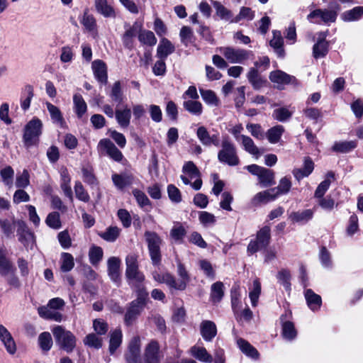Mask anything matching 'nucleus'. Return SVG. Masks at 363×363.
<instances>
[{"mask_svg": "<svg viewBox=\"0 0 363 363\" xmlns=\"http://www.w3.org/2000/svg\"><path fill=\"white\" fill-rule=\"evenodd\" d=\"M175 51L174 45L166 38H162L157 48V57L161 60L167 57Z\"/></svg>", "mask_w": 363, "mask_h": 363, "instance_id": "nucleus-17", "label": "nucleus"}, {"mask_svg": "<svg viewBox=\"0 0 363 363\" xmlns=\"http://www.w3.org/2000/svg\"><path fill=\"white\" fill-rule=\"evenodd\" d=\"M122 331L121 329H116L111 333L109 341V352L114 354L122 342Z\"/></svg>", "mask_w": 363, "mask_h": 363, "instance_id": "nucleus-34", "label": "nucleus"}, {"mask_svg": "<svg viewBox=\"0 0 363 363\" xmlns=\"http://www.w3.org/2000/svg\"><path fill=\"white\" fill-rule=\"evenodd\" d=\"M201 335L204 340L211 342L217 335L216 324L211 320H203L200 325Z\"/></svg>", "mask_w": 363, "mask_h": 363, "instance_id": "nucleus-15", "label": "nucleus"}, {"mask_svg": "<svg viewBox=\"0 0 363 363\" xmlns=\"http://www.w3.org/2000/svg\"><path fill=\"white\" fill-rule=\"evenodd\" d=\"M112 181L114 185L119 189H123L125 186H130L133 182V177L131 174H114L112 175Z\"/></svg>", "mask_w": 363, "mask_h": 363, "instance_id": "nucleus-26", "label": "nucleus"}, {"mask_svg": "<svg viewBox=\"0 0 363 363\" xmlns=\"http://www.w3.org/2000/svg\"><path fill=\"white\" fill-rule=\"evenodd\" d=\"M246 128L255 138L257 140H263L264 138V130L259 124L248 123L246 125Z\"/></svg>", "mask_w": 363, "mask_h": 363, "instance_id": "nucleus-59", "label": "nucleus"}, {"mask_svg": "<svg viewBox=\"0 0 363 363\" xmlns=\"http://www.w3.org/2000/svg\"><path fill=\"white\" fill-rule=\"evenodd\" d=\"M273 38L269 42V45L274 48L277 55L280 57L284 56V50L283 48L284 39L281 36V33L279 30L272 31Z\"/></svg>", "mask_w": 363, "mask_h": 363, "instance_id": "nucleus-24", "label": "nucleus"}, {"mask_svg": "<svg viewBox=\"0 0 363 363\" xmlns=\"http://www.w3.org/2000/svg\"><path fill=\"white\" fill-rule=\"evenodd\" d=\"M91 68L96 80L102 84H106L108 82V74L106 63L101 60H96L92 62Z\"/></svg>", "mask_w": 363, "mask_h": 363, "instance_id": "nucleus-11", "label": "nucleus"}, {"mask_svg": "<svg viewBox=\"0 0 363 363\" xmlns=\"http://www.w3.org/2000/svg\"><path fill=\"white\" fill-rule=\"evenodd\" d=\"M52 333L60 349L67 353H70L74 350L77 338L71 331L67 330L62 325H56L52 329Z\"/></svg>", "mask_w": 363, "mask_h": 363, "instance_id": "nucleus-2", "label": "nucleus"}, {"mask_svg": "<svg viewBox=\"0 0 363 363\" xmlns=\"http://www.w3.org/2000/svg\"><path fill=\"white\" fill-rule=\"evenodd\" d=\"M125 275L139 270L138 255L130 253L125 257Z\"/></svg>", "mask_w": 363, "mask_h": 363, "instance_id": "nucleus-44", "label": "nucleus"}, {"mask_svg": "<svg viewBox=\"0 0 363 363\" xmlns=\"http://www.w3.org/2000/svg\"><path fill=\"white\" fill-rule=\"evenodd\" d=\"M270 238V228L268 226L263 227L257 233L256 240L259 243V245L264 248L267 247L269 244Z\"/></svg>", "mask_w": 363, "mask_h": 363, "instance_id": "nucleus-47", "label": "nucleus"}, {"mask_svg": "<svg viewBox=\"0 0 363 363\" xmlns=\"http://www.w3.org/2000/svg\"><path fill=\"white\" fill-rule=\"evenodd\" d=\"M16 272V267L11 262L7 259L6 255V250L0 248V275L6 277L9 274Z\"/></svg>", "mask_w": 363, "mask_h": 363, "instance_id": "nucleus-21", "label": "nucleus"}, {"mask_svg": "<svg viewBox=\"0 0 363 363\" xmlns=\"http://www.w3.org/2000/svg\"><path fill=\"white\" fill-rule=\"evenodd\" d=\"M121 233V229L116 226L108 227L104 233L99 234V236L108 242H114Z\"/></svg>", "mask_w": 363, "mask_h": 363, "instance_id": "nucleus-51", "label": "nucleus"}, {"mask_svg": "<svg viewBox=\"0 0 363 363\" xmlns=\"http://www.w3.org/2000/svg\"><path fill=\"white\" fill-rule=\"evenodd\" d=\"M291 185L290 177H284L279 180V185L277 187L272 188V191H274L277 196H279L288 194L290 191Z\"/></svg>", "mask_w": 363, "mask_h": 363, "instance_id": "nucleus-35", "label": "nucleus"}, {"mask_svg": "<svg viewBox=\"0 0 363 363\" xmlns=\"http://www.w3.org/2000/svg\"><path fill=\"white\" fill-rule=\"evenodd\" d=\"M184 108L195 116H200L202 113L203 106L202 104L195 100H188L183 103Z\"/></svg>", "mask_w": 363, "mask_h": 363, "instance_id": "nucleus-50", "label": "nucleus"}, {"mask_svg": "<svg viewBox=\"0 0 363 363\" xmlns=\"http://www.w3.org/2000/svg\"><path fill=\"white\" fill-rule=\"evenodd\" d=\"M83 342L85 345L95 349H99L102 347V339L94 333L87 335Z\"/></svg>", "mask_w": 363, "mask_h": 363, "instance_id": "nucleus-58", "label": "nucleus"}, {"mask_svg": "<svg viewBox=\"0 0 363 363\" xmlns=\"http://www.w3.org/2000/svg\"><path fill=\"white\" fill-rule=\"evenodd\" d=\"M2 181L5 185L11 186L13 183L14 171L11 166H7L0 171Z\"/></svg>", "mask_w": 363, "mask_h": 363, "instance_id": "nucleus-62", "label": "nucleus"}, {"mask_svg": "<svg viewBox=\"0 0 363 363\" xmlns=\"http://www.w3.org/2000/svg\"><path fill=\"white\" fill-rule=\"evenodd\" d=\"M240 141L246 152L253 155L256 159H258L261 156L262 152L256 146L251 138L247 135H242V139Z\"/></svg>", "mask_w": 363, "mask_h": 363, "instance_id": "nucleus-25", "label": "nucleus"}, {"mask_svg": "<svg viewBox=\"0 0 363 363\" xmlns=\"http://www.w3.org/2000/svg\"><path fill=\"white\" fill-rule=\"evenodd\" d=\"M213 5L216 11V14L223 20L229 21L231 23V20L233 19L232 12L222 5L219 1H213Z\"/></svg>", "mask_w": 363, "mask_h": 363, "instance_id": "nucleus-49", "label": "nucleus"}, {"mask_svg": "<svg viewBox=\"0 0 363 363\" xmlns=\"http://www.w3.org/2000/svg\"><path fill=\"white\" fill-rule=\"evenodd\" d=\"M313 216V211L306 209L302 211L292 212L289 215V219L294 223L308 222Z\"/></svg>", "mask_w": 363, "mask_h": 363, "instance_id": "nucleus-30", "label": "nucleus"}, {"mask_svg": "<svg viewBox=\"0 0 363 363\" xmlns=\"http://www.w3.org/2000/svg\"><path fill=\"white\" fill-rule=\"evenodd\" d=\"M192 355L198 360L206 363H211L213 361L211 355L203 347L194 346L191 349Z\"/></svg>", "mask_w": 363, "mask_h": 363, "instance_id": "nucleus-29", "label": "nucleus"}, {"mask_svg": "<svg viewBox=\"0 0 363 363\" xmlns=\"http://www.w3.org/2000/svg\"><path fill=\"white\" fill-rule=\"evenodd\" d=\"M337 16L335 11L318 9L311 11L307 16V19L313 23L330 24L335 22Z\"/></svg>", "mask_w": 363, "mask_h": 363, "instance_id": "nucleus-6", "label": "nucleus"}, {"mask_svg": "<svg viewBox=\"0 0 363 363\" xmlns=\"http://www.w3.org/2000/svg\"><path fill=\"white\" fill-rule=\"evenodd\" d=\"M135 292L137 294V298L132 302L145 308L148 296V293L147 292L145 288L142 285H137Z\"/></svg>", "mask_w": 363, "mask_h": 363, "instance_id": "nucleus-57", "label": "nucleus"}, {"mask_svg": "<svg viewBox=\"0 0 363 363\" xmlns=\"http://www.w3.org/2000/svg\"><path fill=\"white\" fill-rule=\"evenodd\" d=\"M305 297L308 307L313 311L320 308L322 299L321 297L315 294L311 289H307L305 292Z\"/></svg>", "mask_w": 363, "mask_h": 363, "instance_id": "nucleus-27", "label": "nucleus"}, {"mask_svg": "<svg viewBox=\"0 0 363 363\" xmlns=\"http://www.w3.org/2000/svg\"><path fill=\"white\" fill-rule=\"evenodd\" d=\"M294 325L291 321H286L282 325V335L285 339L293 340L296 336Z\"/></svg>", "mask_w": 363, "mask_h": 363, "instance_id": "nucleus-56", "label": "nucleus"}, {"mask_svg": "<svg viewBox=\"0 0 363 363\" xmlns=\"http://www.w3.org/2000/svg\"><path fill=\"white\" fill-rule=\"evenodd\" d=\"M16 227L19 242L26 247L32 245L35 242V236L28 228L26 222L22 220H17Z\"/></svg>", "mask_w": 363, "mask_h": 363, "instance_id": "nucleus-7", "label": "nucleus"}, {"mask_svg": "<svg viewBox=\"0 0 363 363\" xmlns=\"http://www.w3.org/2000/svg\"><path fill=\"white\" fill-rule=\"evenodd\" d=\"M61 270L64 272H67L71 271L74 266V257L73 256L67 252H62L61 255Z\"/></svg>", "mask_w": 363, "mask_h": 363, "instance_id": "nucleus-54", "label": "nucleus"}, {"mask_svg": "<svg viewBox=\"0 0 363 363\" xmlns=\"http://www.w3.org/2000/svg\"><path fill=\"white\" fill-rule=\"evenodd\" d=\"M120 264L121 259L116 257H112L108 260V274L110 279L114 282L120 281Z\"/></svg>", "mask_w": 363, "mask_h": 363, "instance_id": "nucleus-22", "label": "nucleus"}, {"mask_svg": "<svg viewBox=\"0 0 363 363\" xmlns=\"http://www.w3.org/2000/svg\"><path fill=\"white\" fill-rule=\"evenodd\" d=\"M277 278L279 281V282L283 285L286 291H291V274L289 270L286 269H282L280 270L277 275Z\"/></svg>", "mask_w": 363, "mask_h": 363, "instance_id": "nucleus-55", "label": "nucleus"}, {"mask_svg": "<svg viewBox=\"0 0 363 363\" xmlns=\"http://www.w3.org/2000/svg\"><path fill=\"white\" fill-rule=\"evenodd\" d=\"M110 97L112 101L118 103H121L123 100V94L122 91L121 83L120 81H116L112 85Z\"/></svg>", "mask_w": 363, "mask_h": 363, "instance_id": "nucleus-53", "label": "nucleus"}, {"mask_svg": "<svg viewBox=\"0 0 363 363\" xmlns=\"http://www.w3.org/2000/svg\"><path fill=\"white\" fill-rule=\"evenodd\" d=\"M144 236L152 264H160L162 260L160 247L163 242L162 239L157 233L152 231H145Z\"/></svg>", "mask_w": 363, "mask_h": 363, "instance_id": "nucleus-3", "label": "nucleus"}, {"mask_svg": "<svg viewBox=\"0 0 363 363\" xmlns=\"http://www.w3.org/2000/svg\"><path fill=\"white\" fill-rule=\"evenodd\" d=\"M138 40L143 44L152 46L156 44L157 39L152 31L143 30L138 35Z\"/></svg>", "mask_w": 363, "mask_h": 363, "instance_id": "nucleus-60", "label": "nucleus"}, {"mask_svg": "<svg viewBox=\"0 0 363 363\" xmlns=\"http://www.w3.org/2000/svg\"><path fill=\"white\" fill-rule=\"evenodd\" d=\"M38 344L40 349L44 352H48L52 348L53 342L51 335L48 332H43L38 336Z\"/></svg>", "mask_w": 363, "mask_h": 363, "instance_id": "nucleus-48", "label": "nucleus"}, {"mask_svg": "<svg viewBox=\"0 0 363 363\" xmlns=\"http://www.w3.org/2000/svg\"><path fill=\"white\" fill-rule=\"evenodd\" d=\"M249 82L255 89H259L264 81L259 77L258 71L255 68H251L247 74Z\"/></svg>", "mask_w": 363, "mask_h": 363, "instance_id": "nucleus-46", "label": "nucleus"}, {"mask_svg": "<svg viewBox=\"0 0 363 363\" xmlns=\"http://www.w3.org/2000/svg\"><path fill=\"white\" fill-rule=\"evenodd\" d=\"M99 146L106 150L107 154L116 162H120L123 159L122 152L116 147V145L109 139H102L99 143Z\"/></svg>", "mask_w": 363, "mask_h": 363, "instance_id": "nucleus-16", "label": "nucleus"}, {"mask_svg": "<svg viewBox=\"0 0 363 363\" xmlns=\"http://www.w3.org/2000/svg\"><path fill=\"white\" fill-rule=\"evenodd\" d=\"M357 147V142L354 140L336 142L333 145L332 150L334 152L347 153Z\"/></svg>", "mask_w": 363, "mask_h": 363, "instance_id": "nucleus-39", "label": "nucleus"}, {"mask_svg": "<svg viewBox=\"0 0 363 363\" xmlns=\"http://www.w3.org/2000/svg\"><path fill=\"white\" fill-rule=\"evenodd\" d=\"M74 192L76 197L83 201V202H89L90 200V196L88 192L84 189L82 183L79 181L75 182L74 184Z\"/></svg>", "mask_w": 363, "mask_h": 363, "instance_id": "nucleus-61", "label": "nucleus"}, {"mask_svg": "<svg viewBox=\"0 0 363 363\" xmlns=\"http://www.w3.org/2000/svg\"><path fill=\"white\" fill-rule=\"evenodd\" d=\"M16 221L15 219L9 220L8 219L0 218V227L6 238L13 236L15 228L16 227Z\"/></svg>", "mask_w": 363, "mask_h": 363, "instance_id": "nucleus-42", "label": "nucleus"}, {"mask_svg": "<svg viewBox=\"0 0 363 363\" xmlns=\"http://www.w3.org/2000/svg\"><path fill=\"white\" fill-rule=\"evenodd\" d=\"M45 105L50 113L52 122L54 124L57 125L60 128H63L66 127L65 120L60 108L57 106L51 104L50 102L47 101L45 103Z\"/></svg>", "mask_w": 363, "mask_h": 363, "instance_id": "nucleus-18", "label": "nucleus"}, {"mask_svg": "<svg viewBox=\"0 0 363 363\" xmlns=\"http://www.w3.org/2000/svg\"><path fill=\"white\" fill-rule=\"evenodd\" d=\"M284 131V127L280 125L274 126L269 129L266 134L269 142L272 144L277 143L279 141Z\"/></svg>", "mask_w": 363, "mask_h": 363, "instance_id": "nucleus-45", "label": "nucleus"}, {"mask_svg": "<svg viewBox=\"0 0 363 363\" xmlns=\"http://www.w3.org/2000/svg\"><path fill=\"white\" fill-rule=\"evenodd\" d=\"M179 37L182 43L186 47L189 43L192 42L194 33L191 28L183 26L179 33Z\"/></svg>", "mask_w": 363, "mask_h": 363, "instance_id": "nucleus-63", "label": "nucleus"}, {"mask_svg": "<svg viewBox=\"0 0 363 363\" xmlns=\"http://www.w3.org/2000/svg\"><path fill=\"white\" fill-rule=\"evenodd\" d=\"M277 196L274 191H272V189L257 193L253 198L252 202L255 204L260 203H267L269 201H273L277 199Z\"/></svg>", "mask_w": 363, "mask_h": 363, "instance_id": "nucleus-38", "label": "nucleus"}, {"mask_svg": "<svg viewBox=\"0 0 363 363\" xmlns=\"http://www.w3.org/2000/svg\"><path fill=\"white\" fill-rule=\"evenodd\" d=\"M34 96L33 88L31 85H26L24 89V93L21 99V108L26 111L30 106V102Z\"/></svg>", "mask_w": 363, "mask_h": 363, "instance_id": "nucleus-43", "label": "nucleus"}, {"mask_svg": "<svg viewBox=\"0 0 363 363\" xmlns=\"http://www.w3.org/2000/svg\"><path fill=\"white\" fill-rule=\"evenodd\" d=\"M0 340L9 354H15L16 352V342L11 333L3 325H0Z\"/></svg>", "mask_w": 363, "mask_h": 363, "instance_id": "nucleus-14", "label": "nucleus"}, {"mask_svg": "<svg viewBox=\"0 0 363 363\" xmlns=\"http://www.w3.org/2000/svg\"><path fill=\"white\" fill-rule=\"evenodd\" d=\"M328 52V43L325 38H321L313 45V55L315 58L325 57Z\"/></svg>", "mask_w": 363, "mask_h": 363, "instance_id": "nucleus-36", "label": "nucleus"}, {"mask_svg": "<svg viewBox=\"0 0 363 363\" xmlns=\"http://www.w3.org/2000/svg\"><path fill=\"white\" fill-rule=\"evenodd\" d=\"M196 135L202 145L205 146H211L212 145L218 146L220 144L218 134H213L211 135L206 128L204 126H200L198 128Z\"/></svg>", "mask_w": 363, "mask_h": 363, "instance_id": "nucleus-12", "label": "nucleus"}, {"mask_svg": "<svg viewBox=\"0 0 363 363\" xmlns=\"http://www.w3.org/2000/svg\"><path fill=\"white\" fill-rule=\"evenodd\" d=\"M237 343L241 351L246 355L254 359L258 358L259 353L257 350L253 346H252L247 341L245 340L244 339L240 338L238 340Z\"/></svg>", "mask_w": 363, "mask_h": 363, "instance_id": "nucleus-37", "label": "nucleus"}, {"mask_svg": "<svg viewBox=\"0 0 363 363\" xmlns=\"http://www.w3.org/2000/svg\"><path fill=\"white\" fill-rule=\"evenodd\" d=\"M96 11L105 18H114L116 13L107 0H94Z\"/></svg>", "mask_w": 363, "mask_h": 363, "instance_id": "nucleus-23", "label": "nucleus"}, {"mask_svg": "<svg viewBox=\"0 0 363 363\" xmlns=\"http://www.w3.org/2000/svg\"><path fill=\"white\" fill-rule=\"evenodd\" d=\"M269 78L274 84H277L278 88L286 84L297 85L298 80L294 76L289 75L281 70H275L270 72Z\"/></svg>", "mask_w": 363, "mask_h": 363, "instance_id": "nucleus-8", "label": "nucleus"}, {"mask_svg": "<svg viewBox=\"0 0 363 363\" xmlns=\"http://www.w3.org/2000/svg\"><path fill=\"white\" fill-rule=\"evenodd\" d=\"M138 33L137 28L135 26L130 27L123 35V43L125 48L132 49L133 47L134 38Z\"/></svg>", "mask_w": 363, "mask_h": 363, "instance_id": "nucleus-52", "label": "nucleus"}, {"mask_svg": "<svg viewBox=\"0 0 363 363\" xmlns=\"http://www.w3.org/2000/svg\"><path fill=\"white\" fill-rule=\"evenodd\" d=\"M115 117L118 124L122 128H126L129 126L131 119V111L125 106L123 109L116 108Z\"/></svg>", "mask_w": 363, "mask_h": 363, "instance_id": "nucleus-20", "label": "nucleus"}, {"mask_svg": "<svg viewBox=\"0 0 363 363\" xmlns=\"http://www.w3.org/2000/svg\"><path fill=\"white\" fill-rule=\"evenodd\" d=\"M73 104L77 116L81 118L87 111V105L82 96L79 94H75L73 96Z\"/></svg>", "mask_w": 363, "mask_h": 363, "instance_id": "nucleus-28", "label": "nucleus"}, {"mask_svg": "<svg viewBox=\"0 0 363 363\" xmlns=\"http://www.w3.org/2000/svg\"><path fill=\"white\" fill-rule=\"evenodd\" d=\"M199 92L202 99L209 106H217L219 104V99L214 91L210 89L200 88Z\"/></svg>", "mask_w": 363, "mask_h": 363, "instance_id": "nucleus-41", "label": "nucleus"}, {"mask_svg": "<svg viewBox=\"0 0 363 363\" xmlns=\"http://www.w3.org/2000/svg\"><path fill=\"white\" fill-rule=\"evenodd\" d=\"M218 160L220 162L229 166H236L240 163L236 148L228 138L222 141L221 149L218 153Z\"/></svg>", "mask_w": 363, "mask_h": 363, "instance_id": "nucleus-4", "label": "nucleus"}, {"mask_svg": "<svg viewBox=\"0 0 363 363\" xmlns=\"http://www.w3.org/2000/svg\"><path fill=\"white\" fill-rule=\"evenodd\" d=\"M177 275L179 277L178 280L174 277V283H172V289L179 291H184L190 281V277L188 272L186 270L184 265L180 262L177 261Z\"/></svg>", "mask_w": 363, "mask_h": 363, "instance_id": "nucleus-9", "label": "nucleus"}, {"mask_svg": "<svg viewBox=\"0 0 363 363\" xmlns=\"http://www.w3.org/2000/svg\"><path fill=\"white\" fill-rule=\"evenodd\" d=\"M186 230L182 224L180 223H174V226L170 230V237L174 241L178 244L183 242L184 238L186 236Z\"/></svg>", "mask_w": 363, "mask_h": 363, "instance_id": "nucleus-31", "label": "nucleus"}, {"mask_svg": "<svg viewBox=\"0 0 363 363\" xmlns=\"http://www.w3.org/2000/svg\"><path fill=\"white\" fill-rule=\"evenodd\" d=\"M46 224L54 229H59L61 227L60 214L57 212L50 213L45 220Z\"/></svg>", "mask_w": 363, "mask_h": 363, "instance_id": "nucleus-64", "label": "nucleus"}, {"mask_svg": "<svg viewBox=\"0 0 363 363\" xmlns=\"http://www.w3.org/2000/svg\"><path fill=\"white\" fill-rule=\"evenodd\" d=\"M143 308L144 307L136 304L135 303L131 302L130 306L128 307L124 316V322L125 325H132L140 315Z\"/></svg>", "mask_w": 363, "mask_h": 363, "instance_id": "nucleus-19", "label": "nucleus"}, {"mask_svg": "<svg viewBox=\"0 0 363 363\" xmlns=\"http://www.w3.org/2000/svg\"><path fill=\"white\" fill-rule=\"evenodd\" d=\"M160 345L157 341L151 340L145 351V363H160Z\"/></svg>", "mask_w": 363, "mask_h": 363, "instance_id": "nucleus-13", "label": "nucleus"}, {"mask_svg": "<svg viewBox=\"0 0 363 363\" xmlns=\"http://www.w3.org/2000/svg\"><path fill=\"white\" fill-rule=\"evenodd\" d=\"M43 126L42 121L37 117H33L24 126L23 142L26 148L38 145Z\"/></svg>", "mask_w": 363, "mask_h": 363, "instance_id": "nucleus-1", "label": "nucleus"}, {"mask_svg": "<svg viewBox=\"0 0 363 363\" xmlns=\"http://www.w3.org/2000/svg\"><path fill=\"white\" fill-rule=\"evenodd\" d=\"M220 51L225 58L233 64H245L253 56V53L250 50L229 46L220 48Z\"/></svg>", "mask_w": 363, "mask_h": 363, "instance_id": "nucleus-5", "label": "nucleus"}, {"mask_svg": "<svg viewBox=\"0 0 363 363\" xmlns=\"http://www.w3.org/2000/svg\"><path fill=\"white\" fill-rule=\"evenodd\" d=\"M140 354V340L138 337H135L130 341L128 350L125 354L127 363H139Z\"/></svg>", "mask_w": 363, "mask_h": 363, "instance_id": "nucleus-10", "label": "nucleus"}, {"mask_svg": "<svg viewBox=\"0 0 363 363\" xmlns=\"http://www.w3.org/2000/svg\"><path fill=\"white\" fill-rule=\"evenodd\" d=\"M259 183L264 187H268L274 185V173L272 170L263 168L258 177Z\"/></svg>", "mask_w": 363, "mask_h": 363, "instance_id": "nucleus-33", "label": "nucleus"}, {"mask_svg": "<svg viewBox=\"0 0 363 363\" xmlns=\"http://www.w3.org/2000/svg\"><path fill=\"white\" fill-rule=\"evenodd\" d=\"M363 16V6H356L352 9L346 11L341 14L342 21H358Z\"/></svg>", "mask_w": 363, "mask_h": 363, "instance_id": "nucleus-32", "label": "nucleus"}, {"mask_svg": "<svg viewBox=\"0 0 363 363\" xmlns=\"http://www.w3.org/2000/svg\"><path fill=\"white\" fill-rule=\"evenodd\" d=\"M224 285L221 281H216L211 287V299L213 303H218L224 295Z\"/></svg>", "mask_w": 363, "mask_h": 363, "instance_id": "nucleus-40", "label": "nucleus"}]
</instances>
